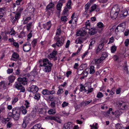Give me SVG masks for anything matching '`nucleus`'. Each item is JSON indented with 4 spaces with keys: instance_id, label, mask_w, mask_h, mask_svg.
Segmentation results:
<instances>
[{
    "instance_id": "nucleus-1",
    "label": "nucleus",
    "mask_w": 129,
    "mask_h": 129,
    "mask_svg": "<svg viewBox=\"0 0 129 129\" xmlns=\"http://www.w3.org/2000/svg\"><path fill=\"white\" fill-rule=\"evenodd\" d=\"M65 39L64 36H62L60 38L58 36L55 37L54 38V40L56 41V44L57 46L58 47L61 46L64 44V40Z\"/></svg>"
},
{
    "instance_id": "nucleus-2",
    "label": "nucleus",
    "mask_w": 129,
    "mask_h": 129,
    "mask_svg": "<svg viewBox=\"0 0 129 129\" xmlns=\"http://www.w3.org/2000/svg\"><path fill=\"white\" fill-rule=\"evenodd\" d=\"M12 110L13 118L15 120H18L20 117V111L16 108H13Z\"/></svg>"
},
{
    "instance_id": "nucleus-3",
    "label": "nucleus",
    "mask_w": 129,
    "mask_h": 129,
    "mask_svg": "<svg viewBox=\"0 0 129 129\" xmlns=\"http://www.w3.org/2000/svg\"><path fill=\"white\" fill-rule=\"evenodd\" d=\"M40 63V67L45 66L48 65L53 66L52 63L49 62V60L47 58L43 59L42 60L41 59L39 61Z\"/></svg>"
},
{
    "instance_id": "nucleus-4",
    "label": "nucleus",
    "mask_w": 129,
    "mask_h": 129,
    "mask_svg": "<svg viewBox=\"0 0 129 129\" xmlns=\"http://www.w3.org/2000/svg\"><path fill=\"white\" fill-rule=\"evenodd\" d=\"M22 84L18 81L16 82L14 85V88H15L17 89L20 90V92H24L25 91V89L24 87L22 86Z\"/></svg>"
},
{
    "instance_id": "nucleus-5",
    "label": "nucleus",
    "mask_w": 129,
    "mask_h": 129,
    "mask_svg": "<svg viewBox=\"0 0 129 129\" xmlns=\"http://www.w3.org/2000/svg\"><path fill=\"white\" fill-rule=\"evenodd\" d=\"M125 24L122 23L119 24L116 28L115 32L116 33L118 32H123L125 28Z\"/></svg>"
},
{
    "instance_id": "nucleus-6",
    "label": "nucleus",
    "mask_w": 129,
    "mask_h": 129,
    "mask_svg": "<svg viewBox=\"0 0 129 129\" xmlns=\"http://www.w3.org/2000/svg\"><path fill=\"white\" fill-rule=\"evenodd\" d=\"M57 54V51L53 50L51 53L48 55V58L50 60L53 59L54 61H55L57 59V57L56 56Z\"/></svg>"
},
{
    "instance_id": "nucleus-7",
    "label": "nucleus",
    "mask_w": 129,
    "mask_h": 129,
    "mask_svg": "<svg viewBox=\"0 0 129 129\" xmlns=\"http://www.w3.org/2000/svg\"><path fill=\"white\" fill-rule=\"evenodd\" d=\"M31 48V44L28 41L23 44V48L24 52H28L30 50Z\"/></svg>"
},
{
    "instance_id": "nucleus-8",
    "label": "nucleus",
    "mask_w": 129,
    "mask_h": 129,
    "mask_svg": "<svg viewBox=\"0 0 129 129\" xmlns=\"http://www.w3.org/2000/svg\"><path fill=\"white\" fill-rule=\"evenodd\" d=\"M38 90L39 88L38 87L33 85L28 88V91L33 93H36L38 92Z\"/></svg>"
},
{
    "instance_id": "nucleus-9",
    "label": "nucleus",
    "mask_w": 129,
    "mask_h": 129,
    "mask_svg": "<svg viewBox=\"0 0 129 129\" xmlns=\"http://www.w3.org/2000/svg\"><path fill=\"white\" fill-rule=\"evenodd\" d=\"M118 106L120 108V109L124 111L126 110L127 108V104L125 103L122 102V103H118Z\"/></svg>"
},
{
    "instance_id": "nucleus-10",
    "label": "nucleus",
    "mask_w": 129,
    "mask_h": 129,
    "mask_svg": "<svg viewBox=\"0 0 129 129\" xmlns=\"http://www.w3.org/2000/svg\"><path fill=\"white\" fill-rule=\"evenodd\" d=\"M118 13V12L116 11H114L113 8L111 10L110 12V15L113 19H115L117 17Z\"/></svg>"
},
{
    "instance_id": "nucleus-11",
    "label": "nucleus",
    "mask_w": 129,
    "mask_h": 129,
    "mask_svg": "<svg viewBox=\"0 0 129 129\" xmlns=\"http://www.w3.org/2000/svg\"><path fill=\"white\" fill-rule=\"evenodd\" d=\"M104 41H101L100 42V43L96 49L95 52L96 54H98L100 51L102 50L104 45Z\"/></svg>"
},
{
    "instance_id": "nucleus-12",
    "label": "nucleus",
    "mask_w": 129,
    "mask_h": 129,
    "mask_svg": "<svg viewBox=\"0 0 129 129\" xmlns=\"http://www.w3.org/2000/svg\"><path fill=\"white\" fill-rule=\"evenodd\" d=\"M18 81L23 85H25L27 84V79L25 77L19 78L18 79Z\"/></svg>"
},
{
    "instance_id": "nucleus-13",
    "label": "nucleus",
    "mask_w": 129,
    "mask_h": 129,
    "mask_svg": "<svg viewBox=\"0 0 129 129\" xmlns=\"http://www.w3.org/2000/svg\"><path fill=\"white\" fill-rule=\"evenodd\" d=\"M63 126L68 129H76L74 127L75 126L71 122H69L67 123H65Z\"/></svg>"
},
{
    "instance_id": "nucleus-14",
    "label": "nucleus",
    "mask_w": 129,
    "mask_h": 129,
    "mask_svg": "<svg viewBox=\"0 0 129 129\" xmlns=\"http://www.w3.org/2000/svg\"><path fill=\"white\" fill-rule=\"evenodd\" d=\"M86 34V32L83 29L79 30L76 33V35L77 36H84Z\"/></svg>"
},
{
    "instance_id": "nucleus-15",
    "label": "nucleus",
    "mask_w": 129,
    "mask_h": 129,
    "mask_svg": "<svg viewBox=\"0 0 129 129\" xmlns=\"http://www.w3.org/2000/svg\"><path fill=\"white\" fill-rule=\"evenodd\" d=\"M8 80L9 82L8 84L9 85L10 83L13 82L15 79V76L13 75H11L9 76L8 78Z\"/></svg>"
},
{
    "instance_id": "nucleus-16",
    "label": "nucleus",
    "mask_w": 129,
    "mask_h": 129,
    "mask_svg": "<svg viewBox=\"0 0 129 129\" xmlns=\"http://www.w3.org/2000/svg\"><path fill=\"white\" fill-rule=\"evenodd\" d=\"M51 25V21H49L47 22L46 24H43V26L44 28H45L46 27H48L47 30H49L50 28Z\"/></svg>"
},
{
    "instance_id": "nucleus-17",
    "label": "nucleus",
    "mask_w": 129,
    "mask_h": 129,
    "mask_svg": "<svg viewBox=\"0 0 129 129\" xmlns=\"http://www.w3.org/2000/svg\"><path fill=\"white\" fill-rule=\"evenodd\" d=\"M21 16V14L20 13H16L15 14V17H13V19H12V20L13 21H15L16 20L19 19Z\"/></svg>"
},
{
    "instance_id": "nucleus-18",
    "label": "nucleus",
    "mask_w": 129,
    "mask_h": 129,
    "mask_svg": "<svg viewBox=\"0 0 129 129\" xmlns=\"http://www.w3.org/2000/svg\"><path fill=\"white\" fill-rule=\"evenodd\" d=\"M122 112L120 109L116 110L115 112V116L116 117H118L122 114Z\"/></svg>"
},
{
    "instance_id": "nucleus-19",
    "label": "nucleus",
    "mask_w": 129,
    "mask_h": 129,
    "mask_svg": "<svg viewBox=\"0 0 129 129\" xmlns=\"http://www.w3.org/2000/svg\"><path fill=\"white\" fill-rule=\"evenodd\" d=\"M38 112L40 114H45L47 112L45 108H39L38 109Z\"/></svg>"
},
{
    "instance_id": "nucleus-20",
    "label": "nucleus",
    "mask_w": 129,
    "mask_h": 129,
    "mask_svg": "<svg viewBox=\"0 0 129 129\" xmlns=\"http://www.w3.org/2000/svg\"><path fill=\"white\" fill-rule=\"evenodd\" d=\"M37 110L36 107H35L33 109V110L31 112L30 114L33 117H35L36 116Z\"/></svg>"
},
{
    "instance_id": "nucleus-21",
    "label": "nucleus",
    "mask_w": 129,
    "mask_h": 129,
    "mask_svg": "<svg viewBox=\"0 0 129 129\" xmlns=\"http://www.w3.org/2000/svg\"><path fill=\"white\" fill-rule=\"evenodd\" d=\"M97 25L98 27L99 28H101V31H102L103 28L105 27V26L101 22L98 23L97 24Z\"/></svg>"
},
{
    "instance_id": "nucleus-22",
    "label": "nucleus",
    "mask_w": 129,
    "mask_h": 129,
    "mask_svg": "<svg viewBox=\"0 0 129 129\" xmlns=\"http://www.w3.org/2000/svg\"><path fill=\"white\" fill-rule=\"evenodd\" d=\"M52 66L49 65L45 66V72H49L51 70V67Z\"/></svg>"
},
{
    "instance_id": "nucleus-23",
    "label": "nucleus",
    "mask_w": 129,
    "mask_h": 129,
    "mask_svg": "<svg viewBox=\"0 0 129 129\" xmlns=\"http://www.w3.org/2000/svg\"><path fill=\"white\" fill-rule=\"evenodd\" d=\"M83 91H84L85 92H86L87 91V88L83 85L81 84L80 85V92H82Z\"/></svg>"
},
{
    "instance_id": "nucleus-24",
    "label": "nucleus",
    "mask_w": 129,
    "mask_h": 129,
    "mask_svg": "<svg viewBox=\"0 0 129 129\" xmlns=\"http://www.w3.org/2000/svg\"><path fill=\"white\" fill-rule=\"evenodd\" d=\"M54 7V4L51 2L46 7V11H47L48 10H50Z\"/></svg>"
},
{
    "instance_id": "nucleus-25",
    "label": "nucleus",
    "mask_w": 129,
    "mask_h": 129,
    "mask_svg": "<svg viewBox=\"0 0 129 129\" xmlns=\"http://www.w3.org/2000/svg\"><path fill=\"white\" fill-rule=\"evenodd\" d=\"M116 129H124V127H122V125L120 123H117L115 125Z\"/></svg>"
},
{
    "instance_id": "nucleus-26",
    "label": "nucleus",
    "mask_w": 129,
    "mask_h": 129,
    "mask_svg": "<svg viewBox=\"0 0 129 129\" xmlns=\"http://www.w3.org/2000/svg\"><path fill=\"white\" fill-rule=\"evenodd\" d=\"M89 33L90 35H94L96 33L95 28H92L91 29H90L89 30Z\"/></svg>"
},
{
    "instance_id": "nucleus-27",
    "label": "nucleus",
    "mask_w": 129,
    "mask_h": 129,
    "mask_svg": "<svg viewBox=\"0 0 129 129\" xmlns=\"http://www.w3.org/2000/svg\"><path fill=\"white\" fill-rule=\"evenodd\" d=\"M41 124H37L35 125L33 128L34 129H43V128H41Z\"/></svg>"
},
{
    "instance_id": "nucleus-28",
    "label": "nucleus",
    "mask_w": 129,
    "mask_h": 129,
    "mask_svg": "<svg viewBox=\"0 0 129 129\" xmlns=\"http://www.w3.org/2000/svg\"><path fill=\"white\" fill-rule=\"evenodd\" d=\"M89 73L91 74H93L95 72L94 69V67L93 66H91L89 68Z\"/></svg>"
},
{
    "instance_id": "nucleus-29",
    "label": "nucleus",
    "mask_w": 129,
    "mask_h": 129,
    "mask_svg": "<svg viewBox=\"0 0 129 129\" xmlns=\"http://www.w3.org/2000/svg\"><path fill=\"white\" fill-rule=\"evenodd\" d=\"M62 5V4L60 3H58L57 5L56 9L59 11V12H60V10Z\"/></svg>"
},
{
    "instance_id": "nucleus-30",
    "label": "nucleus",
    "mask_w": 129,
    "mask_h": 129,
    "mask_svg": "<svg viewBox=\"0 0 129 129\" xmlns=\"http://www.w3.org/2000/svg\"><path fill=\"white\" fill-rule=\"evenodd\" d=\"M32 25V22L28 23L26 25V28L28 31H29Z\"/></svg>"
},
{
    "instance_id": "nucleus-31",
    "label": "nucleus",
    "mask_w": 129,
    "mask_h": 129,
    "mask_svg": "<svg viewBox=\"0 0 129 129\" xmlns=\"http://www.w3.org/2000/svg\"><path fill=\"white\" fill-rule=\"evenodd\" d=\"M48 112L49 114H53L55 113L56 111L54 109H51L49 110Z\"/></svg>"
},
{
    "instance_id": "nucleus-32",
    "label": "nucleus",
    "mask_w": 129,
    "mask_h": 129,
    "mask_svg": "<svg viewBox=\"0 0 129 129\" xmlns=\"http://www.w3.org/2000/svg\"><path fill=\"white\" fill-rule=\"evenodd\" d=\"M40 94L39 93H37L35 94L34 98L35 99L38 101L40 98Z\"/></svg>"
},
{
    "instance_id": "nucleus-33",
    "label": "nucleus",
    "mask_w": 129,
    "mask_h": 129,
    "mask_svg": "<svg viewBox=\"0 0 129 129\" xmlns=\"http://www.w3.org/2000/svg\"><path fill=\"white\" fill-rule=\"evenodd\" d=\"M107 54L105 52H103L102 53L101 58L102 60H104L107 57Z\"/></svg>"
},
{
    "instance_id": "nucleus-34",
    "label": "nucleus",
    "mask_w": 129,
    "mask_h": 129,
    "mask_svg": "<svg viewBox=\"0 0 129 129\" xmlns=\"http://www.w3.org/2000/svg\"><path fill=\"white\" fill-rule=\"evenodd\" d=\"M21 108L22 114H26L27 112V111L26 109V108L24 106H22Z\"/></svg>"
},
{
    "instance_id": "nucleus-35",
    "label": "nucleus",
    "mask_w": 129,
    "mask_h": 129,
    "mask_svg": "<svg viewBox=\"0 0 129 129\" xmlns=\"http://www.w3.org/2000/svg\"><path fill=\"white\" fill-rule=\"evenodd\" d=\"M37 39H34L32 41L31 44L33 47H34L36 45L37 43Z\"/></svg>"
},
{
    "instance_id": "nucleus-36",
    "label": "nucleus",
    "mask_w": 129,
    "mask_h": 129,
    "mask_svg": "<svg viewBox=\"0 0 129 129\" xmlns=\"http://www.w3.org/2000/svg\"><path fill=\"white\" fill-rule=\"evenodd\" d=\"M42 94L44 95H49V90L47 89H44L42 91Z\"/></svg>"
},
{
    "instance_id": "nucleus-37",
    "label": "nucleus",
    "mask_w": 129,
    "mask_h": 129,
    "mask_svg": "<svg viewBox=\"0 0 129 129\" xmlns=\"http://www.w3.org/2000/svg\"><path fill=\"white\" fill-rule=\"evenodd\" d=\"M100 57L99 58L96 59H95L94 61L96 63H99L101 62L103 60H102Z\"/></svg>"
},
{
    "instance_id": "nucleus-38",
    "label": "nucleus",
    "mask_w": 129,
    "mask_h": 129,
    "mask_svg": "<svg viewBox=\"0 0 129 129\" xmlns=\"http://www.w3.org/2000/svg\"><path fill=\"white\" fill-rule=\"evenodd\" d=\"M96 5L95 4H94L93 5H92L91 7L90 10V12H91L94 11L96 8Z\"/></svg>"
},
{
    "instance_id": "nucleus-39",
    "label": "nucleus",
    "mask_w": 129,
    "mask_h": 129,
    "mask_svg": "<svg viewBox=\"0 0 129 129\" xmlns=\"http://www.w3.org/2000/svg\"><path fill=\"white\" fill-rule=\"evenodd\" d=\"M31 18L30 17H29L27 18H26L25 20H24V22H23V24H26L30 20Z\"/></svg>"
},
{
    "instance_id": "nucleus-40",
    "label": "nucleus",
    "mask_w": 129,
    "mask_h": 129,
    "mask_svg": "<svg viewBox=\"0 0 129 129\" xmlns=\"http://www.w3.org/2000/svg\"><path fill=\"white\" fill-rule=\"evenodd\" d=\"M83 72V69H77V73L79 75H81Z\"/></svg>"
},
{
    "instance_id": "nucleus-41",
    "label": "nucleus",
    "mask_w": 129,
    "mask_h": 129,
    "mask_svg": "<svg viewBox=\"0 0 129 129\" xmlns=\"http://www.w3.org/2000/svg\"><path fill=\"white\" fill-rule=\"evenodd\" d=\"M117 47L115 46H112L111 48V52L114 53L116 50Z\"/></svg>"
},
{
    "instance_id": "nucleus-42",
    "label": "nucleus",
    "mask_w": 129,
    "mask_h": 129,
    "mask_svg": "<svg viewBox=\"0 0 129 129\" xmlns=\"http://www.w3.org/2000/svg\"><path fill=\"white\" fill-rule=\"evenodd\" d=\"M52 120H55L59 123H61V122L60 119L57 117H53Z\"/></svg>"
},
{
    "instance_id": "nucleus-43",
    "label": "nucleus",
    "mask_w": 129,
    "mask_h": 129,
    "mask_svg": "<svg viewBox=\"0 0 129 129\" xmlns=\"http://www.w3.org/2000/svg\"><path fill=\"white\" fill-rule=\"evenodd\" d=\"M18 98L17 97H15L12 101V104H14L15 103L17 102L18 100Z\"/></svg>"
},
{
    "instance_id": "nucleus-44",
    "label": "nucleus",
    "mask_w": 129,
    "mask_h": 129,
    "mask_svg": "<svg viewBox=\"0 0 129 129\" xmlns=\"http://www.w3.org/2000/svg\"><path fill=\"white\" fill-rule=\"evenodd\" d=\"M59 89L58 90L57 93V95H59L60 94H61L63 92V89L62 88H60L59 87Z\"/></svg>"
},
{
    "instance_id": "nucleus-45",
    "label": "nucleus",
    "mask_w": 129,
    "mask_h": 129,
    "mask_svg": "<svg viewBox=\"0 0 129 129\" xmlns=\"http://www.w3.org/2000/svg\"><path fill=\"white\" fill-rule=\"evenodd\" d=\"M13 57L14 58H17L19 57L18 54L16 53H14L12 54Z\"/></svg>"
},
{
    "instance_id": "nucleus-46",
    "label": "nucleus",
    "mask_w": 129,
    "mask_h": 129,
    "mask_svg": "<svg viewBox=\"0 0 129 129\" xmlns=\"http://www.w3.org/2000/svg\"><path fill=\"white\" fill-rule=\"evenodd\" d=\"M25 105V106L26 108H28L29 107L30 104L29 103L27 100L25 101V103L24 104Z\"/></svg>"
},
{
    "instance_id": "nucleus-47",
    "label": "nucleus",
    "mask_w": 129,
    "mask_h": 129,
    "mask_svg": "<svg viewBox=\"0 0 129 129\" xmlns=\"http://www.w3.org/2000/svg\"><path fill=\"white\" fill-rule=\"evenodd\" d=\"M71 1H69L67 3L66 7L69 9L71 8Z\"/></svg>"
},
{
    "instance_id": "nucleus-48",
    "label": "nucleus",
    "mask_w": 129,
    "mask_h": 129,
    "mask_svg": "<svg viewBox=\"0 0 129 129\" xmlns=\"http://www.w3.org/2000/svg\"><path fill=\"white\" fill-rule=\"evenodd\" d=\"M5 112V108L4 107H2L0 108V114L1 113H3Z\"/></svg>"
},
{
    "instance_id": "nucleus-49",
    "label": "nucleus",
    "mask_w": 129,
    "mask_h": 129,
    "mask_svg": "<svg viewBox=\"0 0 129 129\" xmlns=\"http://www.w3.org/2000/svg\"><path fill=\"white\" fill-rule=\"evenodd\" d=\"M68 18L66 16H62L61 17V20L62 21L66 22Z\"/></svg>"
},
{
    "instance_id": "nucleus-50",
    "label": "nucleus",
    "mask_w": 129,
    "mask_h": 129,
    "mask_svg": "<svg viewBox=\"0 0 129 129\" xmlns=\"http://www.w3.org/2000/svg\"><path fill=\"white\" fill-rule=\"evenodd\" d=\"M90 6L89 4H86L85 6V12H87L88 11V10L89 9V8L90 7Z\"/></svg>"
},
{
    "instance_id": "nucleus-51",
    "label": "nucleus",
    "mask_w": 129,
    "mask_h": 129,
    "mask_svg": "<svg viewBox=\"0 0 129 129\" xmlns=\"http://www.w3.org/2000/svg\"><path fill=\"white\" fill-rule=\"evenodd\" d=\"M103 96V93L100 92H99L97 94L96 97L98 98H101Z\"/></svg>"
},
{
    "instance_id": "nucleus-52",
    "label": "nucleus",
    "mask_w": 129,
    "mask_h": 129,
    "mask_svg": "<svg viewBox=\"0 0 129 129\" xmlns=\"http://www.w3.org/2000/svg\"><path fill=\"white\" fill-rule=\"evenodd\" d=\"M95 41L94 40H93L90 42L89 46V48H91L92 47V45L95 43Z\"/></svg>"
},
{
    "instance_id": "nucleus-53",
    "label": "nucleus",
    "mask_w": 129,
    "mask_h": 129,
    "mask_svg": "<svg viewBox=\"0 0 129 129\" xmlns=\"http://www.w3.org/2000/svg\"><path fill=\"white\" fill-rule=\"evenodd\" d=\"M125 46H127L129 44V39H127L125 40L124 42Z\"/></svg>"
},
{
    "instance_id": "nucleus-54",
    "label": "nucleus",
    "mask_w": 129,
    "mask_h": 129,
    "mask_svg": "<svg viewBox=\"0 0 129 129\" xmlns=\"http://www.w3.org/2000/svg\"><path fill=\"white\" fill-rule=\"evenodd\" d=\"M128 14V11H126L124 12L123 14H122L121 16L125 17Z\"/></svg>"
},
{
    "instance_id": "nucleus-55",
    "label": "nucleus",
    "mask_w": 129,
    "mask_h": 129,
    "mask_svg": "<svg viewBox=\"0 0 129 129\" xmlns=\"http://www.w3.org/2000/svg\"><path fill=\"white\" fill-rule=\"evenodd\" d=\"M56 36H59L60 34L61 33V31L60 29H58L56 30Z\"/></svg>"
},
{
    "instance_id": "nucleus-56",
    "label": "nucleus",
    "mask_w": 129,
    "mask_h": 129,
    "mask_svg": "<svg viewBox=\"0 0 129 129\" xmlns=\"http://www.w3.org/2000/svg\"><path fill=\"white\" fill-rule=\"evenodd\" d=\"M12 125V123L10 122H8L7 124V128H10Z\"/></svg>"
},
{
    "instance_id": "nucleus-57",
    "label": "nucleus",
    "mask_w": 129,
    "mask_h": 129,
    "mask_svg": "<svg viewBox=\"0 0 129 129\" xmlns=\"http://www.w3.org/2000/svg\"><path fill=\"white\" fill-rule=\"evenodd\" d=\"M21 73V70L19 69H18L16 70L15 74L16 75H19Z\"/></svg>"
},
{
    "instance_id": "nucleus-58",
    "label": "nucleus",
    "mask_w": 129,
    "mask_h": 129,
    "mask_svg": "<svg viewBox=\"0 0 129 129\" xmlns=\"http://www.w3.org/2000/svg\"><path fill=\"white\" fill-rule=\"evenodd\" d=\"M13 70L12 69H9L7 70V73L8 74L11 73L13 72Z\"/></svg>"
},
{
    "instance_id": "nucleus-59",
    "label": "nucleus",
    "mask_w": 129,
    "mask_h": 129,
    "mask_svg": "<svg viewBox=\"0 0 129 129\" xmlns=\"http://www.w3.org/2000/svg\"><path fill=\"white\" fill-rule=\"evenodd\" d=\"M87 94L91 92L93 90V88H88L87 89Z\"/></svg>"
},
{
    "instance_id": "nucleus-60",
    "label": "nucleus",
    "mask_w": 129,
    "mask_h": 129,
    "mask_svg": "<svg viewBox=\"0 0 129 129\" xmlns=\"http://www.w3.org/2000/svg\"><path fill=\"white\" fill-rule=\"evenodd\" d=\"M29 119V118L27 116H26L24 118L23 121H24V122H27Z\"/></svg>"
},
{
    "instance_id": "nucleus-61",
    "label": "nucleus",
    "mask_w": 129,
    "mask_h": 129,
    "mask_svg": "<svg viewBox=\"0 0 129 129\" xmlns=\"http://www.w3.org/2000/svg\"><path fill=\"white\" fill-rule=\"evenodd\" d=\"M114 38L113 37H112L109 39V41L108 44H109L110 43H112L113 42Z\"/></svg>"
},
{
    "instance_id": "nucleus-62",
    "label": "nucleus",
    "mask_w": 129,
    "mask_h": 129,
    "mask_svg": "<svg viewBox=\"0 0 129 129\" xmlns=\"http://www.w3.org/2000/svg\"><path fill=\"white\" fill-rule=\"evenodd\" d=\"M89 22L90 21L89 20H87L85 24L87 27L90 26V23Z\"/></svg>"
},
{
    "instance_id": "nucleus-63",
    "label": "nucleus",
    "mask_w": 129,
    "mask_h": 129,
    "mask_svg": "<svg viewBox=\"0 0 129 129\" xmlns=\"http://www.w3.org/2000/svg\"><path fill=\"white\" fill-rule=\"evenodd\" d=\"M86 105L85 101L82 102L80 104L81 107H83Z\"/></svg>"
},
{
    "instance_id": "nucleus-64",
    "label": "nucleus",
    "mask_w": 129,
    "mask_h": 129,
    "mask_svg": "<svg viewBox=\"0 0 129 129\" xmlns=\"http://www.w3.org/2000/svg\"><path fill=\"white\" fill-rule=\"evenodd\" d=\"M129 33V30L128 29H126L124 33V35L125 36H127Z\"/></svg>"
}]
</instances>
